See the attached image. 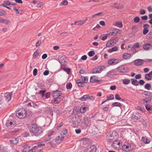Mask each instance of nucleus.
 Returning a JSON list of instances; mask_svg holds the SVG:
<instances>
[{
	"mask_svg": "<svg viewBox=\"0 0 152 152\" xmlns=\"http://www.w3.org/2000/svg\"><path fill=\"white\" fill-rule=\"evenodd\" d=\"M29 128L30 132L32 136L38 137L42 135L43 131L41 127L36 124H31Z\"/></svg>",
	"mask_w": 152,
	"mask_h": 152,
	"instance_id": "obj_1",
	"label": "nucleus"
},
{
	"mask_svg": "<svg viewBox=\"0 0 152 152\" xmlns=\"http://www.w3.org/2000/svg\"><path fill=\"white\" fill-rule=\"evenodd\" d=\"M17 117L21 119H23L25 118L28 117L29 115L27 111L23 108H20L18 110L16 113Z\"/></svg>",
	"mask_w": 152,
	"mask_h": 152,
	"instance_id": "obj_2",
	"label": "nucleus"
},
{
	"mask_svg": "<svg viewBox=\"0 0 152 152\" xmlns=\"http://www.w3.org/2000/svg\"><path fill=\"white\" fill-rule=\"evenodd\" d=\"M118 135L115 131H111L106 136L107 141L109 142H112L113 140H117Z\"/></svg>",
	"mask_w": 152,
	"mask_h": 152,
	"instance_id": "obj_3",
	"label": "nucleus"
},
{
	"mask_svg": "<svg viewBox=\"0 0 152 152\" xmlns=\"http://www.w3.org/2000/svg\"><path fill=\"white\" fill-rule=\"evenodd\" d=\"M122 149L124 151L126 152L130 151L133 150L134 148V145L132 144L128 143L127 145L124 144L123 145H121Z\"/></svg>",
	"mask_w": 152,
	"mask_h": 152,
	"instance_id": "obj_4",
	"label": "nucleus"
},
{
	"mask_svg": "<svg viewBox=\"0 0 152 152\" xmlns=\"http://www.w3.org/2000/svg\"><path fill=\"white\" fill-rule=\"evenodd\" d=\"M91 121L89 117L85 116L83 117L82 124L86 127H90L91 125Z\"/></svg>",
	"mask_w": 152,
	"mask_h": 152,
	"instance_id": "obj_5",
	"label": "nucleus"
},
{
	"mask_svg": "<svg viewBox=\"0 0 152 152\" xmlns=\"http://www.w3.org/2000/svg\"><path fill=\"white\" fill-rule=\"evenodd\" d=\"M66 56H61L60 55L58 58V61L61 64V66H65L67 64V61L66 60L67 59L66 58Z\"/></svg>",
	"mask_w": 152,
	"mask_h": 152,
	"instance_id": "obj_6",
	"label": "nucleus"
},
{
	"mask_svg": "<svg viewBox=\"0 0 152 152\" xmlns=\"http://www.w3.org/2000/svg\"><path fill=\"white\" fill-rule=\"evenodd\" d=\"M94 99L95 98L93 96L90 94L84 95L80 99V100L82 101H85L88 99H89L90 100L93 101L94 100Z\"/></svg>",
	"mask_w": 152,
	"mask_h": 152,
	"instance_id": "obj_7",
	"label": "nucleus"
},
{
	"mask_svg": "<svg viewBox=\"0 0 152 152\" xmlns=\"http://www.w3.org/2000/svg\"><path fill=\"white\" fill-rule=\"evenodd\" d=\"M121 61L120 59L115 58L110 59L108 61V64L110 65H115L119 63Z\"/></svg>",
	"mask_w": 152,
	"mask_h": 152,
	"instance_id": "obj_8",
	"label": "nucleus"
},
{
	"mask_svg": "<svg viewBox=\"0 0 152 152\" xmlns=\"http://www.w3.org/2000/svg\"><path fill=\"white\" fill-rule=\"evenodd\" d=\"M142 126L141 129L143 130H147L149 125L148 121L147 120H142L141 121Z\"/></svg>",
	"mask_w": 152,
	"mask_h": 152,
	"instance_id": "obj_9",
	"label": "nucleus"
},
{
	"mask_svg": "<svg viewBox=\"0 0 152 152\" xmlns=\"http://www.w3.org/2000/svg\"><path fill=\"white\" fill-rule=\"evenodd\" d=\"M117 71L121 73H126L129 71L128 68L125 67L123 65L120 66L117 68Z\"/></svg>",
	"mask_w": 152,
	"mask_h": 152,
	"instance_id": "obj_10",
	"label": "nucleus"
},
{
	"mask_svg": "<svg viewBox=\"0 0 152 152\" xmlns=\"http://www.w3.org/2000/svg\"><path fill=\"white\" fill-rule=\"evenodd\" d=\"M113 143L111 145V147L114 148H117L118 146L120 147L122 143L121 142L120 140H115L113 141Z\"/></svg>",
	"mask_w": 152,
	"mask_h": 152,
	"instance_id": "obj_11",
	"label": "nucleus"
},
{
	"mask_svg": "<svg viewBox=\"0 0 152 152\" xmlns=\"http://www.w3.org/2000/svg\"><path fill=\"white\" fill-rule=\"evenodd\" d=\"M6 125L7 128L12 129L14 128L16 125V123L10 121V120H7L6 123Z\"/></svg>",
	"mask_w": 152,
	"mask_h": 152,
	"instance_id": "obj_12",
	"label": "nucleus"
},
{
	"mask_svg": "<svg viewBox=\"0 0 152 152\" xmlns=\"http://www.w3.org/2000/svg\"><path fill=\"white\" fill-rule=\"evenodd\" d=\"M96 147L95 145H92L91 146H88L87 148L85 149L84 152H95L96 151Z\"/></svg>",
	"mask_w": 152,
	"mask_h": 152,
	"instance_id": "obj_13",
	"label": "nucleus"
},
{
	"mask_svg": "<svg viewBox=\"0 0 152 152\" xmlns=\"http://www.w3.org/2000/svg\"><path fill=\"white\" fill-rule=\"evenodd\" d=\"M121 30L118 29L116 28H114L113 29L110 30L109 31H108L107 35L111 36H115L119 33Z\"/></svg>",
	"mask_w": 152,
	"mask_h": 152,
	"instance_id": "obj_14",
	"label": "nucleus"
},
{
	"mask_svg": "<svg viewBox=\"0 0 152 152\" xmlns=\"http://www.w3.org/2000/svg\"><path fill=\"white\" fill-rule=\"evenodd\" d=\"M141 115V114L139 113H133L130 118L134 120H137L140 118Z\"/></svg>",
	"mask_w": 152,
	"mask_h": 152,
	"instance_id": "obj_15",
	"label": "nucleus"
},
{
	"mask_svg": "<svg viewBox=\"0 0 152 152\" xmlns=\"http://www.w3.org/2000/svg\"><path fill=\"white\" fill-rule=\"evenodd\" d=\"M62 93L61 91L58 90H56L52 91V95L53 98L55 97H60Z\"/></svg>",
	"mask_w": 152,
	"mask_h": 152,
	"instance_id": "obj_16",
	"label": "nucleus"
},
{
	"mask_svg": "<svg viewBox=\"0 0 152 152\" xmlns=\"http://www.w3.org/2000/svg\"><path fill=\"white\" fill-rule=\"evenodd\" d=\"M134 64L137 66H140L144 64V60L141 59H137L133 61Z\"/></svg>",
	"mask_w": 152,
	"mask_h": 152,
	"instance_id": "obj_17",
	"label": "nucleus"
},
{
	"mask_svg": "<svg viewBox=\"0 0 152 152\" xmlns=\"http://www.w3.org/2000/svg\"><path fill=\"white\" fill-rule=\"evenodd\" d=\"M61 101V97H54V99L52 100L51 103L52 104H58Z\"/></svg>",
	"mask_w": 152,
	"mask_h": 152,
	"instance_id": "obj_18",
	"label": "nucleus"
},
{
	"mask_svg": "<svg viewBox=\"0 0 152 152\" xmlns=\"http://www.w3.org/2000/svg\"><path fill=\"white\" fill-rule=\"evenodd\" d=\"M12 92H10L5 93L4 97L6 100L7 101H10L12 96Z\"/></svg>",
	"mask_w": 152,
	"mask_h": 152,
	"instance_id": "obj_19",
	"label": "nucleus"
},
{
	"mask_svg": "<svg viewBox=\"0 0 152 152\" xmlns=\"http://www.w3.org/2000/svg\"><path fill=\"white\" fill-rule=\"evenodd\" d=\"M149 26V25L147 24H145L143 25V34L145 35L148 32L149 30L148 29Z\"/></svg>",
	"mask_w": 152,
	"mask_h": 152,
	"instance_id": "obj_20",
	"label": "nucleus"
},
{
	"mask_svg": "<svg viewBox=\"0 0 152 152\" xmlns=\"http://www.w3.org/2000/svg\"><path fill=\"white\" fill-rule=\"evenodd\" d=\"M111 6L118 9H122L124 8V6L123 5H119L115 3H112L111 4Z\"/></svg>",
	"mask_w": 152,
	"mask_h": 152,
	"instance_id": "obj_21",
	"label": "nucleus"
},
{
	"mask_svg": "<svg viewBox=\"0 0 152 152\" xmlns=\"http://www.w3.org/2000/svg\"><path fill=\"white\" fill-rule=\"evenodd\" d=\"M118 40V38L117 37H112L109 41L113 45H114L116 44Z\"/></svg>",
	"mask_w": 152,
	"mask_h": 152,
	"instance_id": "obj_22",
	"label": "nucleus"
},
{
	"mask_svg": "<svg viewBox=\"0 0 152 152\" xmlns=\"http://www.w3.org/2000/svg\"><path fill=\"white\" fill-rule=\"evenodd\" d=\"M151 97H148L144 98L143 99V104H148L151 102Z\"/></svg>",
	"mask_w": 152,
	"mask_h": 152,
	"instance_id": "obj_23",
	"label": "nucleus"
},
{
	"mask_svg": "<svg viewBox=\"0 0 152 152\" xmlns=\"http://www.w3.org/2000/svg\"><path fill=\"white\" fill-rule=\"evenodd\" d=\"M151 48H152V45L150 44L146 43L143 45V48L145 50H148Z\"/></svg>",
	"mask_w": 152,
	"mask_h": 152,
	"instance_id": "obj_24",
	"label": "nucleus"
},
{
	"mask_svg": "<svg viewBox=\"0 0 152 152\" xmlns=\"http://www.w3.org/2000/svg\"><path fill=\"white\" fill-rule=\"evenodd\" d=\"M46 112L48 114L53 116V111L52 107H50L48 108L46 110Z\"/></svg>",
	"mask_w": 152,
	"mask_h": 152,
	"instance_id": "obj_25",
	"label": "nucleus"
},
{
	"mask_svg": "<svg viewBox=\"0 0 152 152\" xmlns=\"http://www.w3.org/2000/svg\"><path fill=\"white\" fill-rule=\"evenodd\" d=\"M131 56V54L128 53H124L123 56L122 57L124 59L126 60L129 59Z\"/></svg>",
	"mask_w": 152,
	"mask_h": 152,
	"instance_id": "obj_26",
	"label": "nucleus"
},
{
	"mask_svg": "<svg viewBox=\"0 0 152 152\" xmlns=\"http://www.w3.org/2000/svg\"><path fill=\"white\" fill-rule=\"evenodd\" d=\"M88 77H84V76H81L80 77V79L84 83H87L88 82Z\"/></svg>",
	"mask_w": 152,
	"mask_h": 152,
	"instance_id": "obj_27",
	"label": "nucleus"
},
{
	"mask_svg": "<svg viewBox=\"0 0 152 152\" xmlns=\"http://www.w3.org/2000/svg\"><path fill=\"white\" fill-rule=\"evenodd\" d=\"M76 82L78 86L80 87H83L84 86V83L81 81L80 79H78L76 80Z\"/></svg>",
	"mask_w": 152,
	"mask_h": 152,
	"instance_id": "obj_28",
	"label": "nucleus"
},
{
	"mask_svg": "<svg viewBox=\"0 0 152 152\" xmlns=\"http://www.w3.org/2000/svg\"><path fill=\"white\" fill-rule=\"evenodd\" d=\"M99 67L98 66L93 69L91 71V73L95 74L96 73H100Z\"/></svg>",
	"mask_w": 152,
	"mask_h": 152,
	"instance_id": "obj_29",
	"label": "nucleus"
},
{
	"mask_svg": "<svg viewBox=\"0 0 152 152\" xmlns=\"http://www.w3.org/2000/svg\"><path fill=\"white\" fill-rule=\"evenodd\" d=\"M23 148L22 150L23 152H27L29 151L30 146H28L27 145H24L23 147Z\"/></svg>",
	"mask_w": 152,
	"mask_h": 152,
	"instance_id": "obj_30",
	"label": "nucleus"
},
{
	"mask_svg": "<svg viewBox=\"0 0 152 152\" xmlns=\"http://www.w3.org/2000/svg\"><path fill=\"white\" fill-rule=\"evenodd\" d=\"M112 107H118L120 108L122 107V104L120 102H114L112 104Z\"/></svg>",
	"mask_w": 152,
	"mask_h": 152,
	"instance_id": "obj_31",
	"label": "nucleus"
},
{
	"mask_svg": "<svg viewBox=\"0 0 152 152\" xmlns=\"http://www.w3.org/2000/svg\"><path fill=\"white\" fill-rule=\"evenodd\" d=\"M142 140L144 143L148 144L150 142V139L144 137L142 138Z\"/></svg>",
	"mask_w": 152,
	"mask_h": 152,
	"instance_id": "obj_32",
	"label": "nucleus"
},
{
	"mask_svg": "<svg viewBox=\"0 0 152 152\" xmlns=\"http://www.w3.org/2000/svg\"><path fill=\"white\" fill-rule=\"evenodd\" d=\"M132 81V83L134 86H137L138 85V81L136 79L132 78L131 79Z\"/></svg>",
	"mask_w": 152,
	"mask_h": 152,
	"instance_id": "obj_33",
	"label": "nucleus"
},
{
	"mask_svg": "<svg viewBox=\"0 0 152 152\" xmlns=\"http://www.w3.org/2000/svg\"><path fill=\"white\" fill-rule=\"evenodd\" d=\"M62 69L64 71L66 72L68 75H70L71 72V69L70 68H66L65 67H62Z\"/></svg>",
	"mask_w": 152,
	"mask_h": 152,
	"instance_id": "obj_34",
	"label": "nucleus"
},
{
	"mask_svg": "<svg viewBox=\"0 0 152 152\" xmlns=\"http://www.w3.org/2000/svg\"><path fill=\"white\" fill-rule=\"evenodd\" d=\"M152 76L151 75H150V74L149 73L145 75V78L147 80H150L152 79Z\"/></svg>",
	"mask_w": 152,
	"mask_h": 152,
	"instance_id": "obj_35",
	"label": "nucleus"
},
{
	"mask_svg": "<svg viewBox=\"0 0 152 152\" xmlns=\"http://www.w3.org/2000/svg\"><path fill=\"white\" fill-rule=\"evenodd\" d=\"M96 76L94 75L90 77V82L92 83H95L96 80Z\"/></svg>",
	"mask_w": 152,
	"mask_h": 152,
	"instance_id": "obj_36",
	"label": "nucleus"
},
{
	"mask_svg": "<svg viewBox=\"0 0 152 152\" xmlns=\"http://www.w3.org/2000/svg\"><path fill=\"white\" fill-rule=\"evenodd\" d=\"M113 25L118 26L120 28H121L123 27L122 23L121 22H116L115 24L113 23Z\"/></svg>",
	"mask_w": 152,
	"mask_h": 152,
	"instance_id": "obj_37",
	"label": "nucleus"
},
{
	"mask_svg": "<svg viewBox=\"0 0 152 152\" xmlns=\"http://www.w3.org/2000/svg\"><path fill=\"white\" fill-rule=\"evenodd\" d=\"M117 50V47L116 46H114L112 48H111L109 49L108 50V52L110 53H111L113 52L116 51Z\"/></svg>",
	"mask_w": 152,
	"mask_h": 152,
	"instance_id": "obj_38",
	"label": "nucleus"
},
{
	"mask_svg": "<svg viewBox=\"0 0 152 152\" xmlns=\"http://www.w3.org/2000/svg\"><path fill=\"white\" fill-rule=\"evenodd\" d=\"M46 91V89H44L43 90H41L38 93V94L40 95V96H41V97H42L44 96L45 93Z\"/></svg>",
	"mask_w": 152,
	"mask_h": 152,
	"instance_id": "obj_39",
	"label": "nucleus"
},
{
	"mask_svg": "<svg viewBox=\"0 0 152 152\" xmlns=\"http://www.w3.org/2000/svg\"><path fill=\"white\" fill-rule=\"evenodd\" d=\"M10 142L11 143L13 144L14 145H16L18 142V140L16 138H13L12 140H10Z\"/></svg>",
	"mask_w": 152,
	"mask_h": 152,
	"instance_id": "obj_40",
	"label": "nucleus"
},
{
	"mask_svg": "<svg viewBox=\"0 0 152 152\" xmlns=\"http://www.w3.org/2000/svg\"><path fill=\"white\" fill-rule=\"evenodd\" d=\"M144 88L148 90H150L151 88V84L150 83H146L144 86Z\"/></svg>",
	"mask_w": 152,
	"mask_h": 152,
	"instance_id": "obj_41",
	"label": "nucleus"
},
{
	"mask_svg": "<svg viewBox=\"0 0 152 152\" xmlns=\"http://www.w3.org/2000/svg\"><path fill=\"white\" fill-rule=\"evenodd\" d=\"M106 98H107V101L110 100H113L114 99V95L112 94H110L109 96H106Z\"/></svg>",
	"mask_w": 152,
	"mask_h": 152,
	"instance_id": "obj_42",
	"label": "nucleus"
},
{
	"mask_svg": "<svg viewBox=\"0 0 152 152\" xmlns=\"http://www.w3.org/2000/svg\"><path fill=\"white\" fill-rule=\"evenodd\" d=\"M145 107L146 110L148 111H150L152 109V106H151L149 104H147L145 106Z\"/></svg>",
	"mask_w": 152,
	"mask_h": 152,
	"instance_id": "obj_43",
	"label": "nucleus"
},
{
	"mask_svg": "<svg viewBox=\"0 0 152 152\" xmlns=\"http://www.w3.org/2000/svg\"><path fill=\"white\" fill-rule=\"evenodd\" d=\"M115 75V72L112 71L111 72L109 71L107 73V76L109 77H111Z\"/></svg>",
	"mask_w": 152,
	"mask_h": 152,
	"instance_id": "obj_44",
	"label": "nucleus"
},
{
	"mask_svg": "<svg viewBox=\"0 0 152 152\" xmlns=\"http://www.w3.org/2000/svg\"><path fill=\"white\" fill-rule=\"evenodd\" d=\"M54 77L53 76L49 78L48 81L49 83H53L54 82Z\"/></svg>",
	"mask_w": 152,
	"mask_h": 152,
	"instance_id": "obj_45",
	"label": "nucleus"
},
{
	"mask_svg": "<svg viewBox=\"0 0 152 152\" xmlns=\"http://www.w3.org/2000/svg\"><path fill=\"white\" fill-rule=\"evenodd\" d=\"M123 83L124 84L127 85L129 83L130 80L129 79H125L123 80Z\"/></svg>",
	"mask_w": 152,
	"mask_h": 152,
	"instance_id": "obj_46",
	"label": "nucleus"
},
{
	"mask_svg": "<svg viewBox=\"0 0 152 152\" xmlns=\"http://www.w3.org/2000/svg\"><path fill=\"white\" fill-rule=\"evenodd\" d=\"M66 88L67 89L70 90L71 89L72 87V84L70 82L66 84Z\"/></svg>",
	"mask_w": 152,
	"mask_h": 152,
	"instance_id": "obj_47",
	"label": "nucleus"
},
{
	"mask_svg": "<svg viewBox=\"0 0 152 152\" xmlns=\"http://www.w3.org/2000/svg\"><path fill=\"white\" fill-rule=\"evenodd\" d=\"M140 18L138 16H136L134 18V22L135 23H138L140 21Z\"/></svg>",
	"mask_w": 152,
	"mask_h": 152,
	"instance_id": "obj_48",
	"label": "nucleus"
},
{
	"mask_svg": "<svg viewBox=\"0 0 152 152\" xmlns=\"http://www.w3.org/2000/svg\"><path fill=\"white\" fill-rule=\"evenodd\" d=\"M68 2L66 0H64L60 3V5H66L68 4Z\"/></svg>",
	"mask_w": 152,
	"mask_h": 152,
	"instance_id": "obj_49",
	"label": "nucleus"
},
{
	"mask_svg": "<svg viewBox=\"0 0 152 152\" xmlns=\"http://www.w3.org/2000/svg\"><path fill=\"white\" fill-rule=\"evenodd\" d=\"M95 54V52L94 51H91L88 52V54L89 57L93 56Z\"/></svg>",
	"mask_w": 152,
	"mask_h": 152,
	"instance_id": "obj_50",
	"label": "nucleus"
},
{
	"mask_svg": "<svg viewBox=\"0 0 152 152\" xmlns=\"http://www.w3.org/2000/svg\"><path fill=\"white\" fill-rule=\"evenodd\" d=\"M79 73L80 74H86L87 73V72H86L85 70H84V69L83 68H81L80 70L79 71Z\"/></svg>",
	"mask_w": 152,
	"mask_h": 152,
	"instance_id": "obj_51",
	"label": "nucleus"
},
{
	"mask_svg": "<svg viewBox=\"0 0 152 152\" xmlns=\"http://www.w3.org/2000/svg\"><path fill=\"white\" fill-rule=\"evenodd\" d=\"M39 53L36 51L35 52L33 55V58L34 59L36 58L39 55Z\"/></svg>",
	"mask_w": 152,
	"mask_h": 152,
	"instance_id": "obj_52",
	"label": "nucleus"
},
{
	"mask_svg": "<svg viewBox=\"0 0 152 152\" xmlns=\"http://www.w3.org/2000/svg\"><path fill=\"white\" fill-rule=\"evenodd\" d=\"M78 121H74L73 122L72 124V126L74 127H76L77 126V125L79 123H80V121L78 122Z\"/></svg>",
	"mask_w": 152,
	"mask_h": 152,
	"instance_id": "obj_53",
	"label": "nucleus"
},
{
	"mask_svg": "<svg viewBox=\"0 0 152 152\" xmlns=\"http://www.w3.org/2000/svg\"><path fill=\"white\" fill-rule=\"evenodd\" d=\"M19 131V130L18 129H15L11 131L10 133L12 134H13L16 133L18 132Z\"/></svg>",
	"mask_w": 152,
	"mask_h": 152,
	"instance_id": "obj_54",
	"label": "nucleus"
},
{
	"mask_svg": "<svg viewBox=\"0 0 152 152\" xmlns=\"http://www.w3.org/2000/svg\"><path fill=\"white\" fill-rule=\"evenodd\" d=\"M6 14V12L4 10L0 9V15L3 16Z\"/></svg>",
	"mask_w": 152,
	"mask_h": 152,
	"instance_id": "obj_55",
	"label": "nucleus"
},
{
	"mask_svg": "<svg viewBox=\"0 0 152 152\" xmlns=\"http://www.w3.org/2000/svg\"><path fill=\"white\" fill-rule=\"evenodd\" d=\"M51 93L50 92H47L45 94L44 96L46 99H48L50 97V96L51 95Z\"/></svg>",
	"mask_w": 152,
	"mask_h": 152,
	"instance_id": "obj_56",
	"label": "nucleus"
},
{
	"mask_svg": "<svg viewBox=\"0 0 152 152\" xmlns=\"http://www.w3.org/2000/svg\"><path fill=\"white\" fill-rule=\"evenodd\" d=\"M8 120H10V121H12L13 122H15L16 123V119L15 118H14L12 117H10V118H9L8 119Z\"/></svg>",
	"mask_w": 152,
	"mask_h": 152,
	"instance_id": "obj_57",
	"label": "nucleus"
},
{
	"mask_svg": "<svg viewBox=\"0 0 152 152\" xmlns=\"http://www.w3.org/2000/svg\"><path fill=\"white\" fill-rule=\"evenodd\" d=\"M103 15V13L101 12H99L98 13L94 15L93 16V18H94L96 17V16H102Z\"/></svg>",
	"mask_w": 152,
	"mask_h": 152,
	"instance_id": "obj_58",
	"label": "nucleus"
},
{
	"mask_svg": "<svg viewBox=\"0 0 152 152\" xmlns=\"http://www.w3.org/2000/svg\"><path fill=\"white\" fill-rule=\"evenodd\" d=\"M109 104H108V105H107V107H104L103 108H102V110L104 111H105L106 112H107L108 110H109Z\"/></svg>",
	"mask_w": 152,
	"mask_h": 152,
	"instance_id": "obj_59",
	"label": "nucleus"
},
{
	"mask_svg": "<svg viewBox=\"0 0 152 152\" xmlns=\"http://www.w3.org/2000/svg\"><path fill=\"white\" fill-rule=\"evenodd\" d=\"M115 98L116 100H120L121 98L120 97L119 95L117 94L115 95Z\"/></svg>",
	"mask_w": 152,
	"mask_h": 152,
	"instance_id": "obj_60",
	"label": "nucleus"
},
{
	"mask_svg": "<svg viewBox=\"0 0 152 152\" xmlns=\"http://www.w3.org/2000/svg\"><path fill=\"white\" fill-rule=\"evenodd\" d=\"M67 130L66 129H65L64 130L62 131L61 134L63 135H66L67 133Z\"/></svg>",
	"mask_w": 152,
	"mask_h": 152,
	"instance_id": "obj_61",
	"label": "nucleus"
},
{
	"mask_svg": "<svg viewBox=\"0 0 152 152\" xmlns=\"http://www.w3.org/2000/svg\"><path fill=\"white\" fill-rule=\"evenodd\" d=\"M148 17L147 15H145L141 17V20H146L148 19Z\"/></svg>",
	"mask_w": 152,
	"mask_h": 152,
	"instance_id": "obj_62",
	"label": "nucleus"
},
{
	"mask_svg": "<svg viewBox=\"0 0 152 152\" xmlns=\"http://www.w3.org/2000/svg\"><path fill=\"white\" fill-rule=\"evenodd\" d=\"M146 11L144 10L141 9L140 10V13L141 15H144Z\"/></svg>",
	"mask_w": 152,
	"mask_h": 152,
	"instance_id": "obj_63",
	"label": "nucleus"
},
{
	"mask_svg": "<svg viewBox=\"0 0 152 152\" xmlns=\"http://www.w3.org/2000/svg\"><path fill=\"white\" fill-rule=\"evenodd\" d=\"M37 69L36 68L34 69L33 71V75L34 76H36L37 75Z\"/></svg>",
	"mask_w": 152,
	"mask_h": 152,
	"instance_id": "obj_64",
	"label": "nucleus"
}]
</instances>
